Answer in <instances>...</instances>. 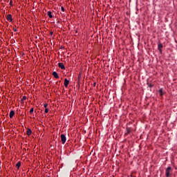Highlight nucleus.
I'll return each instance as SVG.
<instances>
[{"instance_id": "obj_6", "label": "nucleus", "mask_w": 177, "mask_h": 177, "mask_svg": "<svg viewBox=\"0 0 177 177\" xmlns=\"http://www.w3.org/2000/svg\"><path fill=\"white\" fill-rule=\"evenodd\" d=\"M68 84H70V81H68V80L67 79H64V86L65 88H67V86H68Z\"/></svg>"}, {"instance_id": "obj_8", "label": "nucleus", "mask_w": 177, "mask_h": 177, "mask_svg": "<svg viewBox=\"0 0 177 177\" xmlns=\"http://www.w3.org/2000/svg\"><path fill=\"white\" fill-rule=\"evenodd\" d=\"M31 133H32V131H31V129H28V130L26 131V134L28 135V136H30V135H31Z\"/></svg>"}, {"instance_id": "obj_2", "label": "nucleus", "mask_w": 177, "mask_h": 177, "mask_svg": "<svg viewBox=\"0 0 177 177\" xmlns=\"http://www.w3.org/2000/svg\"><path fill=\"white\" fill-rule=\"evenodd\" d=\"M61 140L62 145H64V143H66V140H67V138H66V136L64 134L61 135Z\"/></svg>"}, {"instance_id": "obj_10", "label": "nucleus", "mask_w": 177, "mask_h": 177, "mask_svg": "<svg viewBox=\"0 0 177 177\" xmlns=\"http://www.w3.org/2000/svg\"><path fill=\"white\" fill-rule=\"evenodd\" d=\"M48 16L50 17V19H52L53 17V15H52V12L48 11L47 12Z\"/></svg>"}, {"instance_id": "obj_3", "label": "nucleus", "mask_w": 177, "mask_h": 177, "mask_svg": "<svg viewBox=\"0 0 177 177\" xmlns=\"http://www.w3.org/2000/svg\"><path fill=\"white\" fill-rule=\"evenodd\" d=\"M162 48H163L162 44L159 43L158 44V49L160 51V53H162Z\"/></svg>"}, {"instance_id": "obj_21", "label": "nucleus", "mask_w": 177, "mask_h": 177, "mask_svg": "<svg viewBox=\"0 0 177 177\" xmlns=\"http://www.w3.org/2000/svg\"><path fill=\"white\" fill-rule=\"evenodd\" d=\"M149 88H153V84H149Z\"/></svg>"}, {"instance_id": "obj_20", "label": "nucleus", "mask_w": 177, "mask_h": 177, "mask_svg": "<svg viewBox=\"0 0 177 177\" xmlns=\"http://www.w3.org/2000/svg\"><path fill=\"white\" fill-rule=\"evenodd\" d=\"M50 35L52 37V35H53V32H50Z\"/></svg>"}, {"instance_id": "obj_1", "label": "nucleus", "mask_w": 177, "mask_h": 177, "mask_svg": "<svg viewBox=\"0 0 177 177\" xmlns=\"http://www.w3.org/2000/svg\"><path fill=\"white\" fill-rule=\"evenodd\" d=\"M172 175V167H168L166 169V177H169Z\"/></svg>"}, {"instance_id": "obj_4", "label": "nucleus", "mask_w": 177, "mask_h": 177, "mask_svg": "<svg viewBox=\"0 0 177 177\" xmlns=\"http://www.w3.org/2000/svg\"><path fill=\"white\" fill-rule=\"evenodd\" d=\"M6 19L8 20V21H10V22L13 21V19H12V15L8 14V15L6 16Z\"/></svg>"}, {"instance_id": "obj_17", "label": "nucleus", "mask_w": 177, "mask_h": 177, "mask_svg": "<svg viewBox=\"0 0 177 177\" xmlns=\"http://www.w3.org/2000/svg\"><path fill=\"white\" fill-rule=\"evenodd\" d=\"M62 12H64V7H61Z\"/></svg>"}, {"instance_id": "obj_22", "label": "nucleus", "mask_w": 177, "mask_h": 177, "mask_svg": "<svg viewBox=\"0 0 177 177\" xmlns=\"http://www.w3.org/2000/svg\"><path fill=\"white\" fill-rule=\"evenodd\" d=\"M10 6H12V1L10 2Z\"/></svg>"}, {"instance_id": "obj_16", "label": "nucleus", "mask_w": 177, "mask_h": 177, "mask_svg": "<svg viewBox=\"0 0 177 177\" xmlns=\"http://www.w3.org/2000/svg\"><path fill=\"white\" fill-rule=\"evenodd\" d=\"M44 109H46L48 107V104H44Z\"/></svg>"}, {"instance_id": "obj_11", "label": "nucleus", "mask_w": 177, "mask_h": 177, "mask_svg": "<svg viewBox=\"0 0 177 177\" xmlns=\"http://www.w3.org/2000/svg\"><path fill=\"white\" fill-rule=\"evenodd\" d=\"M16 167H17V169H19V168H20V167H21V162H18L16 164Z\"/></svg>"}, {"instance_id": "obj_12", "label": "nucleus", "mask_w": 177, "mask_h": 177, "mask_svg": "<svg viewBox=\"0 0 177 177\" xmlns=\"http://www.w3.org/2000/svg\"><path fill=\"white\" fill-rule=\"evenodd\" d=\"M159 93H160V96H162L164 95V93H162V88H160L159 90Z\"/></svg>"}, {"instance_id": "obj_19", "label": "nucleus", "mask_w": 177, "mask_h": 177, "mask_svg": "<svg viewBox=\"0 0 177 177\" xmlns=\"http://www.w3.org/2000/svg\"><path fill=\"white\" fill-rule=\"evenodd\" d=\"M13 31H15V32H16L17 31V29L14 28Z\"/></svg>"}, {"instance_id": "obj_9", "label": "nucleus", "mask_w": 177, "mask_h": 177, "mask_svg": "<svg viewBox=\"0 0 177 177\" xmlns=\"http://www.w3.org/2000/svg\"><path fill=\"white\" fill-rule=\"evenodd\" d=\"M13 115H15V111H11L10 112V118H13Z\"/></svg>"}, {"instance_id": "obj_5", "label": "nucleus", "mask_w": 177, "mask_h": 177, "mask_svg": "<svg viewBox=\"0 0 177 177\" xmlns=\"http://www.w3.org/2000/svg\"><path fill=\"white\" fill-rule=\"evenodd\" d=\"M58 66L59 67V68H61L62 70H66V67L64 66V64L62 62H59L58 64Z\"/></svg>"}, {"instance_id": "obj_18", "label": "nucleus", "mask_w": 177, "mask_h": 177, "mask_svg": "<svg viewBox=\"0 0 177 177\" xmlns=\"http://www.w3.org/2000/svg\"><path fill=\"white\" fill-rule=\"evenodd\" d=\"M127 133H131V129H127Z\"/></svg>"}, {"instance_id": "obj_14", "label": "nucleus", "mask_w": 177, "mask_h": 177, "mask_svg": "<svg viewBox=\"0 0 177 177\" xmlns=\"http://www.w3.org/2000/svg\"><path fill=\"white\" fill-rule=\"evenodd\" d=\"M29 113L30 114H32V113H34V108H31Z\"/></svg>"}, {"instance_id": "obj_7", "label": "nucleus", "mask_w": 177, "mask_h": 177, "mask_svg": "<svg viewBox=\"0 0 177 177\" xmlns=\"http://www.w3.org/2000/svg\"><path fill=\"white\" fill-rule=\"evenodd\" d=\"M53 75L54 78H56V79L59 78V75L57 74V73L56 71L53 72Z\"/></svg>"}, {"instance_id": "obj_13", "label": "nucleus", "mask_w": 177, "mask_h": 177, "mask_svg": "<svg viewBox=\"0 0 177 177\" xmlns=\"http://www.w3.org/2000/svg\"><path fill=\"white\" fill-rule=\"evenodd\" d=\"M27 99V96L24 95L23 96L22 99L21 100V102H23V100H26Z\"/></svg>"}, {"instance_id": "obj_15", "label": "nucleus", "mask_w": 177, "mask_h": 177, "mask_svg": "<svg viewBox=\"0 0 177 177\" xmlns=\"http://www.w3.org/2000/svg\"><path fill=\"white\" fill-rule=\"evenodd\" d=\"M45 113H49V109H48V108H46V109H45Z\"/></svg>"}]
</instances>
